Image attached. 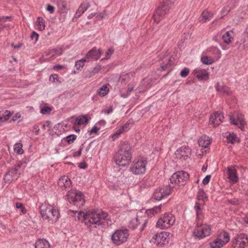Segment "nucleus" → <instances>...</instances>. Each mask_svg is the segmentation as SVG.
I'll return each mask as SVG.
<instances>
[{
  "label": "nucleus",
  "instance_id": "nucleus-20",
  "mask_svg": "<svg viewBox=\"0 0 248 248\" xmlns=\"http://www.w3.org/2000/svg\"><path fill=\"white\" fill-rule=\"evenodd\" d=\"M215 88L217 92L227 96L231 95L232 93L229 87L224 85H221L219 83H217Z\"/></svg>",
  "mask_w": 248,
  "mask_h": 248
},
{
  "label": "nucleus",
  "instance_id": "nucleus-64",
  "mask_svg": "<svg viewBox=\"0 0 248 248\" xmlns=\"http://www.w3.org/2000/svg\"><path fill=\"white\" fill-rule=\"evenodd\" d=\"M100 129V127H98L94 125L93 127V128L90 131V132L91 133H96Z\"/></svg>",
  "mask_w": 248,
  "mask_h": 248
},
{
  "label": "nucleus",
  "instance_id": "nucleus-14",
  "mask_svg": "<svg viewBox=\"0 0 248 248\" xmlns=\"http://www.w3.org/2000/svg\"><path fill=\"white\" fill-rule=\"evenodd\" d=\"M151 242L155 244L157 246L162 247L166 243H168L166 232H161L155 234L152 238Z\"/></svg>",
  "mask_w": 248,
  "mask_h": 248
},
{
  "label": "nucleus",
  "instance_id": "nucleus-45",
  "mask_svg": "<svg viewBox=\"0 0 248 248\" xmlns=\"http://www.w3.org/2000/svg\"><path fill=\"white\" fill-rule=\"evenodd\" d=\"M215 113L216 116H217L216 124L217 126H218L220 124V123L222 122V119L224 118V117L221 113H219L218 112H216Z\"/></svg>",
  "mask_w": 248,
  "mask_h": 248
},
{
  "label": "nucleus",
  "instance_id": "nucleus-24",
  "mask_svg": "<svg viewBox=\"0 0 248 248\" xmlns=\"http://www.w3.org/2000/svg\"><path fill=\"white\" fill-rule=\"evenodd\" d=\"M57 3L60 12L62 13H66L68 7L67 2L66 0H57Z\"/></svg>",
  "mask_w": 248,
  "mask_h": 248
},
{
  "label": "nucleus",
  "instance_id": "nucleus-30",
  "mask_svg": "<svg viewBox=\"0 0 248 248\" xmlns=\"http://www.w3.org/2000/svg\"><path fill=\"white\" fill-rule=\"evenodd\" d=\"M71 181L70 179L67 177L64 176L59 180V185L61 186H64L65 188L69 187L71 185Z\"/></svg>",
  "mask_w": 248,
  "mask_h": 248
},
{
  "label": "nucleus",
  "instance_id": "nucleus-51",
  "mask_svg": "<svg viewBox=\"0 0 248 248\" xmlns=\"http://www.w3.org/2000/svg\"><path fill=\"white\" fill-rule=\"evenodd\" d=\"M228 202L233 205H238L240 204L241 201L237 199L234 198L228 200Z\"/></svg>",
  "mask_w": 248,
  "mask_h": 248
},
{
  "label": "nucleus",
  "instance_id": "nucleus-22",
  "mask_svg": "<svg viewBox=\"0 0 248 248\" xmlns=\"http://www.w3.org/2000/svg\"><path fill=\"white\" fill-rule=\"evenodd\" d=\"M198 144L203 150V148H207L211 144L209 138L205 135L202 136L198 140Z\"/></svg>",
  "mask_w": 248,
  "mask_h": 248
},
{
  "label": "nucleus",
  "instance_id": "nucleus-17",
  "mask_svg": "<svg viewBox=\"0 0 248 248\" xmlns=\"http://www.w3.org/2000/svg\"><path fill=\"white\" fill-rule=\"evenodd\" d=\"M97 217L99 219V222L101 223L99 228L104 227L106 224L108 226L111 224V220L108 214L105 211H101L100 213H96Z\"/></svg>",
  "mask_w": 248,
  "mask_h": 248
},
{
  "label": "nucleus",
  "instance_id": "nucleus-27",
  "mask_svg": "<svg viewBox=\"0 0 248 248\" xmlns=\"http://www.w3.org/2000/svg\"><path fill=\"white\" fill-rule=\"evenodd\" d=\"M226 138L228 142L232 144L240 142L239 139L237 137L236 135L233 133H226Z\"/></svg>",
  "mask_w": 248,
  "mask_h": 248
},
{
  "label": "nucleus",
  "instance_id": "nucleus-3",
  "mask_svg": "<svg viewBox=\"0 0 248 248\" xmlns=\"http://www.w3.org/2000/svg\"><path fill=\"white\" fill-rule=\"evenodd\" d=\"M39 209L43 218L47 220L49 223H54L59 219L60 213L58 210L54 209L51 205L42 204L40 206Z\"/></svg>",
  "mask_w": 248,
  "mask_h": 248
},
{
  "label": "nucleus",
  "instance_id": "nucleus-12",
  "mask_svg": "<svg viewBox=\"0 0 248 248\" xmlns=\"http://www.w3.org/2000/svg\"><path fill=\"white\" fill-rule=\"evenodd\" d=\"M21 168V165L18 163L15 167L10 168L6 173L4 175L3 180L5 183L10 184L12 181H15L19 177V173L18 170Z\"/></svg>",
  "mask_w": 248,
  "mask_h": 248
},
{
  "label": "nucleus",
  "instance_id": "nucleus-59",
  "mask_svg": "<svg viewBox=\"0 0 248 248\" xmlns=\"http://www.w3.org/2000/svg\"><path fill=\"white\" fill-rule=\"evenodd\" d=\"M102 69L101 65L100 64L96 65L92 70L95 74L98 73Z\"/></svg>",
  "mask_w": 248,
  "mask_h": 248
},
{
  "label": "nucleus",
  "instance_id": "nucleus-41",
  "mask_svg": "<svg viewBox=\"0 0 248 248\" xmlns=\"http://www.w3.org/2000/svg\"><path fill=\"white\" fill-rule=\"evenodd\" d=\"M14 151L19 155L22 154L24 152L22 144L21 143H16L14 145Z\"/></svg>",
  "mask_w": 248,
  "mask_h": 248
},
{
  "label": "nucleus",
  "instance_id": "nucleus-5",
  "mask_svg": "<svg viewBox=\"0 0 248 248\" xmlns=\"http://www.w3.org/2000/svg\"><path fill=\"white\" fill-rule=\"evenodd\" d=\"M147 159L145 157H140L135 159L131 165L129 171L136 175L144 174L146 170Z\"/></svg>",
  "mask_w": 248,
  "mask_h": 248
},
{
  "label": "nucleus",
  "instance_id": "nucleus-33",
  "mask_svg": "<svg viewBox=\"0 0 248 248\" xmlns=\"http://www.w3.org/2000/svg\"><path fill=\"white\" fill-rule=\"evenodd\" d=\"M233 33L232 31H226L225 34L222 36V39L224 43L229 44L231 43L232 39L233 37L232 36V34Z\"/></svg>",
  "mask_w": 248,
  "mask_h": 248
},
{
  "label": "nucleus",
  "instance_id": "nucleus-4",
  "mask_svg": "<svg viewBox=\"0 0 248 248\" xmlns=\"http://www.w3.org/2000/svg\"><path fill=\"white\" fill-rule=\"evenodd\" d=\"M175 1V0H162L154 12V21L158 23L173 6Z\"/></svg>",
  "mask_w": 248,
  "mask_h": 248
},
{
  "label": "nucleus",
  "instance_id": "nucleus-47",
  "mask_svg": "<svg viewBox=\"0 0 248 248\" xmlns=\"http://www.w3.org/2000/svg\"><path fill=\"white\" fill-rule=\"evenodd\" d=\"M123 132L124 130H123V128H119L111 136L113 140H114L117 139L119 136Z\"/></svg>",
  "mask_w": 248,
  "mask_h": 248
},
{
  "label": "nucleus",
  "instance_id": "nucleus-25",
  "mask_svg": "<svg viewBox=\"0 0 248 248\" xmlns=\"http://www.w3.org/2000/svg\"><path fill=\"white\" fill-rule=\"evenodd\" d=\"M217 238V240L221 241V243L225 245L230 241V235L227 232L223 231L220 232Z\"/></svg>",
  "mask_w": 248,
  "mask_h": 248
},
{
  "label": "nucleus",
  "instance_id": "nucleus-38",
  "mask_svg": "<svg viewBox=\"0 0 248 248\" xmlns=\"http://www.w3.org/2000/svg\"><path fill=\"white\" fill-rule=\"evenodd\" d=\"M209 245L212 248H220L224 245L220 241L217 240V237L213 242H210Z\"/></svg>",
  "mask_w": 248,
  "mask_h": 248
},
{
  "label": "nucleus",
  "instance_id": "nucleus-23",
  "mask_svg": "<svg viewBox=\"0 0 248 248\" xmlns=\"http://www.w3.org/2000/svg\"><path fill=\"white\" fill-rule=\"evenodd\" d=\"M230 121L232 124L237 125L241 129H242L244 126L245 122L241 118L237 117V118H235L234 116H232L230 117Z\"/></svg>",
  "mask_w": 248,
  "mask_h": 248
},
{
  "label": "nucleus",
  "instance_id": "nucleus-63",
  "mask_svg": "<svg viewBox=\"0 0 248 248\" xmlns=\"http://www.w3.org/2000/svg\"><path fill=\"white\" fill-rule=\"evenodd\" d=\"M129 123L128 122L126 123L124 125L121 126L120 128H123V130H124V132L126 131L129 129Z\"/></svg>",
  "mask_w": 248,
  "mask_h": 248
},
{
  "label": "nucleus",
  "instance_id": "nucleus-26",
  "mask_svg": "<svg viewBox=\"0 0 248 248\" xmlns=\"http://www.w3.org/2000/svg\"><path fill=\"white\" fill-rule=\"evenodd\" d=\"M35 248H49V242L45 239L38 240L35 244Z\"/></svg>",
  "mask_w": 248,
  "mask_h": 248
},
{
  "label": "nucleus",
  "instance_id": "nucleus-37",
  "mask_svg": "<svg viewBox=\"0 0 248 248\" xmlns=\"http://www.w3.org/2000/svg\"><path fill=\"white\" fill-rule=\"evenodd\" d=\"M197 199L199 201H202L203 202L208 199L206 194L203 189H199L197 194Z\"/></svg>",
  "mask_w": 248,
  "mask_h": 248
},
{
  "label": "nucleus",
  "instance_id": "nucleus-32",
  "mask_svg": "<svg viewBox=\"0 0 248 248\" xmlns=\"http://www.w3.org/2000/svg\"><path fill=\"white\" fill-rule=\"evenodd\" d=\"M162 205L160 204L158 206H155L153 208L147 210L145 213L148 216L152 217V215H154L155 213L157 214L161 211Z\"/></svg>",
  "mask_w": 248,
  "mask_h": 248
},
{
  "label": "nucleus",
  "instance_id": "nucleus-46",
  "mask_svg": "<svg viewBox=\"0 0 248 248\" xmlns=\"http://www.w3.org/2000/svg\"><path fill=\"white\" fill-rule=\"evenodd\" d=\"M173 63V61L171 60V58H170L168 60L167 63H165L164 62H163L162 64L161 65V68L162 70H165L170 66Z\"/></svg>",
  "mask_w": 248,
  "mask_h": 248
},
{
  "label": "nucleus",
  "instance_id": "nucleus-60",
  "mask_svg": "<svg viewBox=\"0 0 248 248\" xmlns=\"http://www.w3.org/2000/svg\"><path fill=\"white\" fill-rule=\"evenodd\" d=\"M211 179V175H206L205 178L202 180V184L203 185H207L209 183L210 180Z\"/></svg>",
  "mask_w": 248,
  "mask_h": 248
},
{
  "label": "nucleus",
  "instance_id": "nucleus-39",
  "mask_svg": "<svg viewBox=\"0 0 248 248\" xmlns=\"http://www.w3.org/2000/svg\"><path fill=\"white\" fill-rule=\"evenodd\" d=\"M201 62L204 64L210 65L214 63V61L211 57L204 56L201 58Z\"/></svg>",
  "mask_w": 248,
  "mask_h": 248
},
{
  "label": "nucleus",
  "instance_id": "nucleus-54",
  "mask_svg": "<svg viewBox=\"0 0 248 248\" xmlns=\"http://www.w3.org/2000/svg\"><path fill=\"white\" fill-rule=\"evenodd\" d=\"M49 80H50V81L53 82H56V81H59L58 75L57 74L51 75L50 76Z\"/></svg>",
  "mask_w": 248,
  "mask_h": 248
},
{
  "label": "nucleus",
  "instance_id": "nucleus-49",
  "mask_svg": "<svg viewBox=\"0 0 248 248\" xmlns=\"http://www.w3.org/2000/svg\"><path fill=\"white\" fill-rule=\"evenodd\" d=\"M11 116V112L9 110H6L4 112V114L3 117H0V121H6L9 119L10 116Z\"/></svg>",
  "mask_w": 248,
  "mask_h": 248
},
{
  "label": "nucleus",
  "instance_id": "nucleus-31",
  "mask_svg": "<svg viewBox=\"0 0 248 248\" xmlns=\"http://www.w3.org/2000/svg\"><path fill=\"white\" fill-rule=\"evenodd\" d=\"M75 120V124L79 125L82 124H87L89 122V120L85 115L78 116L76 118Z\"/></svg>",
  "mask_w": 248,
  "mask_h": 248
},
{
  "label": "nucleus",
  "instance_id": "nucleus-9",
  "mask_svg": "<svg viewBox=\"0 0 248 248\" xmlns=\"http://www.w3.org/2000/svg\"><path fill=\"white\" fill-rule=\"evenodd\" d=\"M211 233V228L209 225L202 224L200 226H197L193 231V236L196 239H202L209 236Z\"/></svg>",
  "mask_w": 248,
  "mask_h": 248
},
{
  "label": "nucleus",
  "instance_id": "nucleus-15",
  "mask_svg": "<svg viewBox=\"0 0 248 248\" xmlns=\"http://www.w3.org/2000/svg\"><path fill=\"white\" fill-rule=\"evenodd\" d=\"M228 179L231 184H235L238 181V176L235 166H229L226 171Z\"/></svg>",
  "mask_w": 248,
  "mask_h": 248
},
{
  "label": "nucleus",
  "instance_id": "nucleus-42",
  "mask_svg": "<svg viewBox=\"0 0 248 248\" xmlns=\"http://www.w3.org/2000/svg\"><path fill=\"white\" fill-rule=\"evenodd\" d=\"M87 62L85 58L78 61L75 63V67L77 70H80L84 65L85 62Z\"/></svg>",
  "mask_w": 248,
  "mask_h": 248
},
{
  "label": "nucleus",
  "instance_id": "nucleus-52",
  "mask_svg": "<svg viewBox=\"0 0 248 248\" xmlns=\"http://www.w3.org/2000/svg\"><path fill=\"white\" fill-rule=\"evenodd\" d=\"M51 110L52 109L50 107H44L41 109V112L43 114H48L51 112Z\"/></svg>",
  "mask_w": 248,
  "mask_h": 248
},
{
  "label": "nucleus",
  "instance_id": "nucleus-19",
  "mask_svg": "<svg viewBox=\"0 0 248 248\" xmlns=\"http://www.w3.org/2000/svg\"><path fill=\"white\" fill-rule=\"evenodd\" d=\"M194 75L200 80H207L209 78V74L207 71L200 67L194 70Z\"/></svg>",
  "mask_w": 248,
  "mask_h": 248
},
{
  "label": "nucleus",
  "instance_id": "nucleus-29",
  "mask_svg": "<svg viewBox=\"0 0 248 248\" xmlns=\"http://www.w3.org/2000/svg\"><path fill=\"white\" fill-rule=\"evenodd\" d=\"M90 7V4L89 2H84L82 3L78 9V10L76 13V15L78 16H79L81 14L84 13V12L86 11Z\"/></svg>",
  "mask_w": 248,
  "mask_h": 248
},
{
  "label": "nucleus",
  "instance_id": "nucleus-34",
  "mask_svg": "<svg viewBox=\"0 0 248 248\" xmlns=\"http://www.w3.org/2000/svg\"><path fill=\"white\" fill-rule=\"evenodd\" d=\"M208 51L211 53L216 55L217 60L221 57V53L220 50L216 46H211L208 49Z\"/></svg>",
  "mask_w": 248,
  "mask_h": 248
},
{
  "label": "nucleus",
  "instance_id": "nucleus-57",
  "mask_svg": "<svg viewBox=\"0 0 248 248\" xmlns=\"http://www.w3.org/2000/svg\"><path fill=\"white\" fill-rule=\"evenodd\" d=\"M217 117L216 116V113H214V115H212L210 118V122L214 125V126H217L216 124V122H217Z\"/></svg>",
  "mask_w": 248,
  "mask_h": 248
},
{
  "label": "nucleus",
  "instance_id": "nucleus-62",
  "mask_svg": "<svg viewBox=\"0 0 248 248\" xmlns=\"http://www.w3.org/2000/svg\"><path fill=\"white\" fill-rule=\"evenodd\" d=\"M46 10L47 11L49 12V13L50 14H52L54 12L55 8L54 6H53L50 4H48V5H47V6L46 7Z\"/></svg>",
  "mask_w": 248,
  "mask_h": 248
},
{
  "label": "nucleus",
  "instance_id": "nucleus-10",
  "mask_svg": "<svg viewBox=\"0 0 248 248\" xmlns=\"http://www.w3.org/2000/svg\"><path fill=\"white\" fill-rule=\"evenodd\" d=\"M189 174L185 171H178L173 173L170 178V183L178 186H184V182L189 179Z\"/></svg>",
  "mask_w": 248,
  "mask_h": 248
},
{
  "label": "nucleus",
  "instance_id": "nucleus-16",
  "mask_svg": "<svg viewBox=\"0 0 248 248\" xmlns=\"http://www.w3.org/2000/svg\"><path fill=\"white\" fill-rule=\"evenodd\" d=\"M191 154V150L187 146H182L175 152L177 158L186 160Z\"/></svg>",
  "mask_w": 248,
  "mask_h": 248
},
{
  "label": "nucleus",
  "instance_id": "nucleus-7",
  "mask_svg": "<svg viewBox=\"0 0 248 248\" xmlns=\"http://www.w3.org/2000/svg\"><path fill=\"white\" fill-rule=\"evenodd\" d=\"M129 235V231L127 229H118L111 235V239L113 244L119 246L127 241Z\"/></svg>",
  "mask_w": 248,
  "mask_h": 248
},
{
  "label": "nucleus",
  "instance_id": "nucleus-44",
  "mask_svg": "<svg viewBox=\"0 0 248 248\" xmlns=\"http://www.w3.org/2000/svg\"><path fill=\"white\" fill-rule=\"evenodd\" d=\"M77 139V136L75 134H71L65 137L66 142L70 144L73 143Z\"/></svg>",
  "mask_w": 248,
  "mask_h": 248
},
{
  "label": "nucleus",
  "instance_id": "nucleus-6",
  "mask_svg": "<svg viewBox=\"0 0 248 248\" xmlns=\"http://www.w3.org/2000/svg\"><path fill=\"white\" fill-rule=\"evenodd\" d=\"M66 196L70 203L76 205L79 208H81L85 203L83 195L80 191L71 190L68 191Z\"/></svg>",
  "mask_w": 248,
  "mask_h": 248
},
{
  "label": "nucleus",
  "instance_id": "nucleus-53",
  "mask_svg": "<svg viewBox=\"0 0 248 248\" xmlns=\"http://www.w3.org/2000/svg\"><path fill=\"white\" fill-rule=\"evenodd\" d=\"M231 9H228V7H224L220 12L221 15L222 16L221 18L228 15Z\"/></svg>",
  "mask_w": 248,
  "mask_h": 248
},
{
  "label": "nucleus",
  "instance_id": "nucleus-56",
  "mask_svg": "<svg viewBox=\"0 0 248 248\" xmlns=\"http://www.w3.org/2000/svg\"><path fill=\"white\" fill-rule=\"evenodd\" d=\"M114 51V50L113 48H109L106 52V58L105 59H108L113 54Z\"/></svg>",
  "mask_w": 248,
  "mask_h": 248
},
{
  "label": "nucleus",
  "instance_id": "nucleus-13",
  "mask_svg": "<svg viewBox=\"0 0 248 248\" xmlns=\"http://www.w3.org/2000/svg\"><path fill=\"white\" fill-rule=\"evenodd\" d=\"M248 245V238L244 233L237 234L232 240V248H244Z\"/></svg>",
  "mask_w": 248,
  "mask_h": 248
},
{
  "label": "nucleus",
  "instance_id": "nucleus-11",
  "mask_svg": "<svg viewBox=\"0 0 248 248\" xmlns=\"http://www.w3.org/2000/svg\"><path fill=\"white\" fill-rule=\"evenodd\" d=\"M171 193V187L170 185L157 188L153 194V198L156 201H159L165 198Z\"/></svg>",
  "mask_w": 248,
  "mask_h": 248
},
{
  "label": "nucleus",
  "instance_id": "nucleus-43",
  "mask_svg": "<svg viewBox=\"0 0 248 248\" xmlns=\"http://www.w3.org/2000/svg\"><path fill=\"white\" fill-rule=\"evenodd\" d=\"M37 26H39V29L40 31H43L45 29V25L43 19L41 17H38L37 19Z\"/></svg>",
  "mask_w": 248,
  "mask_h": 248
},
{
  "label": "nucleus",
  "instance_id": "nucleus-36",
  "mask_svg": "<svg viewBox=\"0 0 248 248\" xmlns=\"http://www.w3.org/2000/svg\"><path fill=\"white\" fill-rule=\"evenodd\" d=\"M109 92V89L106 85H103L97 91L98 94L100 96H105Z\"/></svg>",
  "mask_w": 248,
  "mask_h": 248
},
{
  "label": "nucleus",
  "instance_id": "nucleus-48",
  "mask_svg": "<svg viewBox=\"0 0 248 248\" xmlns=\"http://www.w3.org/2000/svg\"><path fill=\"white\" fill-rule=\"evenodd\" d=\"M16 208H17L18 209H20L21 212L23 214H25L26 213L27 210L25 209V207L24 206V205L22 203H21L20 202H16Z\"/></svg>",
  "mask_w": 248,
  "mask_h": 248
},
{
  "label": "nucleus",
  "instance_id": "nucleus-58",
  "mask_svg": "<svg viewBox=\"0 0 248 248\" xmlns=\"http://www.w3.org/2000/svg\"><path fill=\"white\" fill-rule=\"evenodd\" d=\"M95 73L92 70H88L85 74V77L87 78H90L95 75Z\"/></svg>",
  "mask_w": 248,
  "mask_h": 248
},
{
  "label": "nucleus",
  "instance_id": "nucleus-50",
  "mask_svg": "<svg viewBox=\"0 0 248 248\" xmlns=\"http://www.w3.org/2000/svg\"><path fill=\"white\" fill-rule=\"evenodd\" d=\"M189 73V69L188 68H184L180 72V76L183 78L187 77Z\"/></svg>",
  "mask_w": 248,
  "mask_h": 248
},
{
  "label": "nucleus",
  "instance_id": "nucleus-61",
  "mask_svg": "<svg viewBox=\"0 0 248 248\" xmlns=\"http://www.w3.org/2000/svg\"><path fill=\"white\" fill-rule=\"evenodd\" d=\"M31 38L32 40L34 39L35 41L36 42L38 39L39 35L36 32L33 31L32 34H31Z\"/></svg>",
  "mask_w": 248,
  "mask_h": 248
},
{
  "label": "nucleus",
  "instance_id": "nucleus-8",
  "mask_svg": "<svg viewBox=\"0 0 248 248\" xmlns=\"http://www.w3.org/2000/svg\"><path fill=\"white\" fill-rule=\"evenodd\" d=\"M175 217L170 213H165L156 222V227L161 229L170 228L175 222Z\"/></svg>",
  "mask_w": 248,
  "mask_h": 248
},
{
  "label": "nucleus",
  "instance_id": "nucleus-35",
  "mask_svg": "<svg viewBox=\"0 0 248 248\" xmlns=\"http://www.w3.org/2000/svg\"><path fill=\"white\" fill-rule=\"evenodd\" d=\"M140 221L138 217V216H136L134 218H132L131 220L129 221L128 224V227L132 230L135 229L139 225Z\"/></svg>",
  "mask_w": 248,
  "mask_h": 248
},
{
  "label": "nucleus",
  "instance_id": "nucleus-28",
  "mask_svg": "<svg viewBox=\"0 0 248 248\" xmlns=\"http://www.w3.org/2000/svg\"><path fill=\"white\" fill-rule=\"evenodd\" d=\"M62 48H54L46 51V55L49 56V58H53L56 56H59L62 54Z\"/></svg>",
  "mask_w": 248,
  "mask_h": 248
},
{
  "label": "nucleus",
  "instance_id": "nucleus-40",
  "mask_svg": "<svg viewBox=\"0 0 248 248\" xmlns=\"http://www.w3.org/2000/svg\"><path fill=\"white\" fill-rule=\"evenodd\" d=\"M194 209L196 211L197 219H201L202 216V208L200 205V204L198 202H196L195 205L194 207Z\"/></svg>",
  "mask_w": 248,
  "mask_h": 248
},
{
  "label": "nucleus",
  "instance_id": "nucleus-55",
  "mask_svg": "<svg viewBox=\"0 0 248 248\" xmlns=\"http://www.w3.org/2000/svg\"><path fill=\"white\" fill-rule=\"evenodd\" d=\"M83 144H82L80 147L79 150L73 154L74 157H79L81 155L82 151L83 149Z\"/></svg>",
  "mask_w": 248,
  "mask_h": 248
},
{
  "label": "nucleus",
  "instance_id": "nucleus-1",
  "mask_svg": "<svg viewBox=\"0 0 248 248\" xmlns=\"http://www.w3.org/2000/svg\"><path fill=\"white\" fill-rule=\"evenodd\" d=\"M132 153L131 145L126 141L123 142L114 155V161L119 166H127L131 162Z\"/></svg>",
  "mask_w": 248,
  "mask_h": 248
},
{
  "label": "nucleus",
  "instance_id": "nucleus-18",
  "mask_svg": "<svg viewBox=\"0 0 248 248\" xmlns=\"http://www.w3.org/2000/svg\"><path fill=\"white\" fill-rule=\"evenodd\" d=\"M101 53V50L100 49H97L96 47H93L88 51L84 58L87 62L97 60L100 57Z\"/></svg>",
  "mask_w": 248,
  "mask_h": 248
},
{
  "label": "nucleus",
  "instance_id": "nucleus-2",
  "mask_svg": "<svg viewBox=\"0 0 248 248\" xmlns=\"http://www.w3.org/2000/svg\"><path fill=\"white\" fill-rule=\"evenodd\" d=\"M70 212L74 214L78 213V219L80 220L82 223H84L90 231H93L95 229H100L99 225L101 223L99 222V219L96 213L88 212L85 214L82 211L78 212L77 211L72 210L68 211V214H70Z\"/></svg>",
  "mask_w": 248,
  "mask_h": 248
},
{
  "label": "nucleus",
  "instance_id": "nucleus-21",
  "mask_svg": "<svg viewBox=\"0 0 248 248\" xmlns=\"http://www.w3.org/2000/svg\"><path fill=\"white\" fill-rule=\"evenodd\" d=\"M213 14L210 11H208L207 10H204L200 17H199V21L202 23H205L207 21L211 20V19L213 17Z\"/></svg>",
  "mask_w": 248,
  "mask_h": 248
}]
</instances>
